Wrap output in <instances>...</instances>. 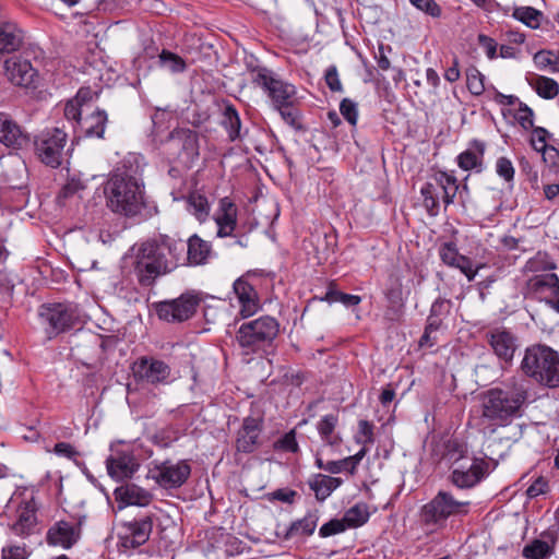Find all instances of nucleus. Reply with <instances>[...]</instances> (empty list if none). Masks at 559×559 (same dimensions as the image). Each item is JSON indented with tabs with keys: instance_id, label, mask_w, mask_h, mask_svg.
Wrapping results in <instances>:
<instances>
[{
	"instance_id": "obj_12",
	"label": "nucleus",
	"mask_w": 559,
	"mask_h": 559,
	"mask_svg": "<svg viewBox=\"0 0 559 559\" xmlns=\"http://www.w3.org/2000/svg\"><path fill=\"white\" fill-rule=\"evenodd\" d=\"M153 530L151 516H143L121 525L119 542L123 548L134 549L145 544Z\"/></svg>"
},
{
	"instance_id": "obj_25",
	"label": "nucleus",
	"mask_w": 559,
	"mask_h": 559,
	"mask_svg": "<svg viewBox=\"0 0 559 559\" xmlns=\"http://www.w3.org/2000/svg\"><path fill=\"white\" fill-rule=\"evenodd\" d=\"M115 497L124 504L139 507H146L153 500V495L148 490L135 484H127L117 488L115 490Z\"/></svg>"
},
{
	"instance_id": "obj_2",
	"label": "nucleus",
	"mask_w": 559,
	"mask_h": 559,
	"mask_svg": "<svg viewBox=\"0 0 559 559\" xmlns=\"http://www.w3.org/2000/svg\"><path fill=\"white\" fill-rule=\"evenodd\" d=\"M530 399V383L521 377H512L501 386L481 394V418L495 427H507L523 415Z\"/></svg>"
},
{
	"instance_id": "obj_23",
	"label": "nucleus",
	"mask_w": 559,
	"mask_h": 559,
	"mask_svg": "<svg viewBox=\"0 0 559 559\" xmlns=\"http://www.w3.org/2000/svg\"><path fill=\"white\" fill-rule=\"evenodd\" d=\"M234 292L240 306V314L248 318L258 311L259 302L253 287L243 280L234 283Z\"/></svg>"
},
{
	"instance_id": "obj_20",
	"label": "nucleus",
	"mask_w": 559,
	"mask_h": 559,
	"mask_svg": "<svg viewBox=\"0 0 559 559\" xmlns=\"http://www.w3.org/2000/svg\"><path fill=\"white\" fill-rule=\"evenodd\" d=\"M106 466L110 477L121 480L132 477L139 463L131 453L117 452L107 459Z\"/></svg>"
},
{
	"instance_id": "obj_61",
	"label": "nucleus",
	"mask_w": 559,
	"mask_h": 559,
	"mask_svg": "<svg viewBox=\"0 0 559 559\" xmlns=\"http://www.w3.org/2000/svg\"><path fill=\"white\" fill-rule=\"evenodd\" d=\"M350 468V461L348 457L337 460V461H330L326 463L325 471L331 474H338L343 471L349 472Z\"/></svg>"
},
{
	"instance_id": "obj_53",
	"label": "nucleus",
	"mask_w": 559,
	"mask_h": 559,
	"mask_svg": "<svg viewBox=\"0 0 559 559\" xmlns=\"http://www.w3.org/2000/svg\"><path fill=\"white\" fill-rule=\"evenodd\" d=\"M340 111H341L342 116L350 124H353V126L356 124L357 118H358V112H357V106H356V104L353 100H350L348 98H344L341 102Z\"/></svg>"
},
{
	"instance_id": "obj_1",
	"label": "nucleus",
	"mask_w": 559,
	"mask_h": 559,
	"mask_svg": "<svg viewBox=\"0 0 559 559\" xmlns=\"http://www.w3.org/2000/svg\"><path fill=\"white\" fill-rule=\"evenodd\" d=\"M186 245L168 236L148 239L135 248L133 272L142 287H151L156 280L174 271L183 260Z\"/></svg>"
},
{
	"instance_id": "obj_27",
	"label": "nucleus",
	"mask_w": 559,
	"mask_h": 559,
	"mask_svg": "<svg viewBox=\"0 0 559 559\" xmlns=\"http://www.w3.org/2000/svg\"><path fill=\"white\" fill-rule=\"evenodd\" d=\"M485 148L484 142L474 140L469 147L457 156L459 166L464 170H480Z\"/></svg>"
},
{
	"instance_id": "obj_64",
	"label": "nucleus",
	"mask_w": 559,
	"mask_h": 559,
	"mask_svg": "<svg viewBox=\"0 0 559 559\" xmlns=\"http://www.w3.org/2000/svg\"><path fill=\"white\" fill-rule=\"evenodd\" d=\"M27 552L22 547H10L8 549H3L2 559H26Z\"/></svg>"
},
{
	"instance_id": "obj_18",
	"label": "nucleus",
	"mask_w": 559,
	"mask_h": 559,
	"mask_svg": "<svg viewBox=\"0 0 559 559\" xmlns=\"http://www.w3.org/2000/svg\"><path fill=\"white\" fill-rule=\"evenodd\" d=\"M262 430V419L246 417L237 433L236 447L245 453L253 452L259 444V437Z\"/></svg>"
},
{
	"instance_id": "obj_6",
	"label": "nucleus",
	"mask_w": 559,
	"mask_h": 559,
	"mask_svg": "<svg viewBox=\"0 0 559 559\" xmlns=\"http://www.w3.org/2000/svg\"><path fill=\"white\" fill-rule=\"evenodd\" d=\"M468 501L455 499L449 491L440 490L420 510V521L432 530L443 527L445 521L457 514L467 513Z\"/></svg>"
},
{
	"instance_id": "obj_38",
	"label": "nucleus",
	"mask_w": 559,
	"mask_h": 559,
	"mask_svg": "<svg viewBox=\"0 0 559 559\" xmlns=\"http://www.w3.org/2000/svg\"><path fill=\"white\" fill-rule=\"evenodd\" d=\"M531 86L540 97L546 99H551L559 93V84L554 79L547 76H537L531 82Z\"/></svg>"
},
{
	"instance_id": "obj_16",
	"label": "nucleus",
	"mask_w": 559,
	"mask_h": 559,
	"mask_svg": "<svg viewBox=\"0 0 559 559\" xmlns=\"http://www.w3.org/2000/svg\"><path fill=\"white\" fill-rule=\"evenodd\" d=\"M81 537V524L76 522L58 521L47 532V543L64 549L71 548Z\"/></svg>"
},
{
	"instance_id": "obj_11",
	"label": "nucleus",
	"mask_w": 559,
	"mask_h": 559,
	"mask_svg": "<svg viewBox=\"0 0 559 559\" xmlns=\"http://www.w3.org/2000/svg\"><path fill=\"white\" fill-rule=\"evenodd\" d=\"M191 468L186 461H166L150 468L148 477L165 489L182 486L190 476Z\"/></svg>"
},
{
	"instance_id": "obj_28",
	"label": "nucleus",
	"mask_w": 559,
	"mask_h": 559,
	"mask_svg": "<svg viewBox=\"0 0 559 559\" xmlns=\"http://www.w3.org/2000/svg\"><path fill=\"white\" fill-rule=\"evenodd\" d=\"M527 289L534 294L559 293V277L551 272L535 274L527 280Z\"/></svg>"
},
{
	"instance_id": "obj_22",
	"label": "nucleus",
	"mask_w": 559,
	"mask_h": 559,
	"mask_svg": "<svg viewBox=\"0 0 559 559\" xmlns=\"http://www.w3.org/2000/svg\"><path fill=\"white\" fill-rule=\"evenodd\" d=\"M488 342L493 350V353L502 360L510 361L512 360L515 349L516 343L515 337L506 330H492L487 334Z\"/></svg>"
},
{
	"instance_id": "obj_62",
	"label": "nucleus",
	"mask_w": 559,
	"mask_h": 559,
	"mask_svg": "<svg viewBox=\"0 0 559 559\" xmlns=\"http://www.w3.org/2000/svg\"><path fill=\"white\" fill-rule=\"evenodd\" d=\"M275 108L280 111L282 118L286 123L293 127L296 126L297 111L293 109L292 105H285L283 107Z\"/></svg>"
},
{
	"instance_id": "obj_39",
	"label": "nucleus",
	"mask_w": 559,
	"mask_h": 559,
	"mask_svg": "<svg viewBox=\"0 0 559 559\" xmlns=\"http://www.w3.org/2000/svg\"><path fill=\"white\" fill-rule=\"evenodd\" d=\"M513 16L533 29L538 28L543 20V13L532 7L516 8Z\"/></svg>"
},
{
	"instance_id": "obj_17",
	"label": "nucleus",
	"mask_w": 559,
	"mask_h": 559,
	"mask_svg": "<svg viewBox=\"0 0 559 559\" xmlns=\"http://www.w3.org/2000/svg\"><path fill=\"white\" fill-rule=\"evenodd\" d=\"M238 209L236 204L227 197L222 198L214 215L217 225V237H233L238 221Z\"/></svg>"
},
{
	"instance_id": "obj_30",
	"label": "nucleus",
	"mask_w": 559,
	"mask_h": 559,
	"mask_svg": "<svg viewBox=\"0 0 559 559\" xmlns=\"http://www.w3.org/2000/svg\"><path fill=\"white\" fill-rule=\"evenodd\" d=\"M343 480L338 477L317 474L309 480L311 490L314 491L316 498L320 501L325 500L336 488L342 485Z\"/></svg>"
},
{
	"instance_id": "obj_32",
	"label": "nucleus",
	"mask_w": 559,
	"mask_h": 559,
	"mask_svg": "<svg viewBox=\"0 0 559 559\" xmlns=\"http://www.w3.org/2000/svg\"><path fill=\"white\" fill-rule=\"evenodd\" d=\"M337 423L338 418L333 414L323 416L318 423L317 429L324 444L330 447L340 444L341 438L337 435H334Z\"/></svg>"
},
{
	"instance_id": "obj_58",
	"label": "nucleus",
	"mask_w": 559,
	"mask_h": 559,
	"mask_svg": "<svg viewBox=\"0 0 559 559\" xmlns=\"http://www.w3.org/2000/svg\"><path fill=\"white\" fill-rule=\"evenodd\" d=\"M544 162L550 167L559 166V151L551 145H548L544 150L539 151Z\"/></svg>"
},
{
	"instance_id": "obj_50",
	"label": "nucleus",
	"mask_w": 559,
	"mask_h": 559,
	"mask_svg": "<svg viewBox=\"0 0 559 559\" xmlns=\"http://www.w3.org/2000/svg\"><path fill=\"white\" fill-rule=\"evenodd\" d=\"M130 0H100L98 10L107 13H117L129 9Z\"/></svg>"
},
{
	"instance_id": "obj_45",
	"label": "nucleus",
	"mask_w": 559,
	"mask_h": 559,
	"mask_svg": "<svg viewBox=\"0 0 559 559\" xmlns=\"http://www.w3.org/2000/svg\"><path fill=\"white\" fill-rule=\"evenodd\" d=\"M159 60L171 72H182L186 69L183 59L174 52L163 50L159 55Z\"/></svg>"
},
{
	"instance_id": "obj_3",
	"label": "nucleus",
	"mask_w": 559,
	"mask_h": 559,
	"mask_svg": "<svg viewBox=\"0 0 559 559\" xmlns=\"http://www.w3.org/2000/svg\"><path fill=\"white\" fill-rule=\"evenodd\" d=\"M104 193L107 206L116 214L135 217L146 209L143 182L127 171L116 170L108 178Z\"/></svg>"
},
{
	"instance_id": "obj_21",
	"label": "nucleus",
	"mask_w": 559,
	"mask_h": 559,
	"mask_svg": "<svg viewBox=\"0 0 559 559\" xmlns=\"http://www.w3.org/2000/svg\"><path fill=\"white\" fill-rule=\"evenodd\" d=\"M8 80L16 86L28 87L34 83L36 71L27 60L8 59L4 62Z\"/></svg>"
},
{
	"instance_id": "obj_46",
	"label": "nucleus",
	"mask_w": 559,
	"mask_h": 559,
	"mask_svg": "<svg viewBox=\"0 0 559 559\" xmlns=\"http://www.w3.org/2000/svg\"><path fill=\"white\" fill-rule=\"evenodd\" d=\"M457 259L459 260L454 265H452V267L459 269L467 277L468 282H472L478 271L484 267V264H478L474 267L473 261L465 255L461 254Z\"/></svg>"
},
{
	"instance_id": "obj_5",
	"label": "nucleus",
	"mask_w": 559,
	"mask_h": 559,
	"mask_svg": "<svg viewBox=\"0 0 559 559\" xmlns=\"http://www.w3.org/2000/svg\"><path fill=\"white\" fill-rule=\"evenodd\" d=\"M280 332V323L270 316L242 323L237 333L236 341L243 354L249 355L273 343Z\"/></svg>"
},
{
	"instance_id": "obj_33",
	"label": "nucleus",
	"mask_w": 559,
	"mask_h": 559,
	"mask_svg": "<svg viewBox=\"0 0 559 559\" xmlns=\"http://www.w3.org/2000/svg\"><path fill=\"white\" fill-rule=\"evenodd\" d=\"M557 269V264L551 260L548 253L538 251L528 259L523 267L524 273L542 274Z\"/></svg>"
},
{
	"instance_id": "obj_13",
	"label": "nucleus",
	"mask_w": 559,
	"mask_h": 559,
	"mask_svg": "<svg viewBox=\"0 0 559 559\" xmlns=\"http://www.w3.org/2000/svg\"><path fill=\"white\" fill-rule=\"evenodd\" d=\"M39 316L50 328L49 337L69 329L76 318L73 309L63 304L44 305L40 307Z\"/></svg>"
},
{
	"instance_id": "obj_52",
	"label": "nucleus",
	"mask_w": 559,
	"mask_h": 559,
	"mask_svg": "<svg viewBox=\"0 0 559 559\" xmlns=\"http://www.w3.org/2000/svg\"><path fill=\"white\" fill-rule=\"evenodd\" d=\"M347 528L344 520H331L320 527L319 534L322 537H329L344 532Z\"/></svg>"
},
{
	"instance_id": "obj_55",
	"label": "nucleus",
	"mask_w": 559,
	"mask_h": 559,
	"mask_svg": "<svg viewBox=\"0 0 559 559\" xmlns=\"http://www.w3.org/2000/svg\"><path fill=\"white\" fill-rule=\"evenodd\" d=\"M533 110L527 105L520 103V108L515 115V119L524 129L533 127Z\"/></svg>"
},
{
	"instance_id": "obj_36",
	"label": "nucleus",
	"mask_w": 559,
	"mask_h": 559,
	"mask_svg": "<svg viewBox=\"0 0 559 559\" xmlns=\"http://www.w3.org/2000/svg\"><path fill=\"white\" fill-rule=\"evenodd\" d=\"M86 183L87 179H83L80 174L70 176L59 192V202L73 195L82 198V192L86 189Z\"/></svg>"
},
{
	"instance_id": "obj_19",
	"label": "nucleus",
	"mask_w": 559,
	"mask_h": 559,
	"mask_svg": "<svg viewBox=\"0 0 559 559\" xmlns=\"http://www.w3.org/2000/svg\"><path fill=\"white\" fill-rule=\"evenodd\" d=\"M558 536L551 531H544L538 538L526 544L522 550L525 559H548L555 552Z\"/></svg>"
},
{
	"instance_id": "obj_29",
	"label": "nucleus",
	"mask_w": 559,
	"mask_h": 559,
	"mask_svg": "<svg viewBox=\"0 0 559 559\" xmlns=\"http://www.w3.org/2000/svg\"><path fill=\"white\" fill-rule=\"evenodd\" d=\"M107 122V114L104 110H95L90 116L79 121L81 131L88 138H103Z\"/></svg>"
},
{
	"instance_id": "obj_7",
	"label": "nucleus",
	"mask_w": 559,
	"mask_h": 559,
	"mask_svg": "<svg viewBox=\"0 0 559 559\" xmlns=\"http://www.w3.org/2000/svg\"><path fill=\"white\" fill-rule=\"evenodd\" d=\"M252 82L267 93L275 107L293 105L295 86L275 78L267 68L252 69Z\"/></svg>"
},
{
	"instance_id": "obj_8",
	"label": "nucleus",
	"mask_w": 559,
	"mask_h": 559,
	"mask_svg": "<svg viewBox=\"0 0 559 559\" xmlns=\"http://www.w3.org/2000/svg\"><path fill=\"white\" fill-rule=\"evenodd\" d=\"M131 371L136 382L154 386L166 385L171 381L170 366L153 356L139 357L131 365Z\"/></svg>"
},
{
	"instance_id": "obj_9",
	"label": "nucleus",
	"mask_w": 559,
	"mask_h": 559,
	"mask_svg": "<svg viewBox=\"0 0 559 559\" xmlns=\"http://www.w3.org/2000/svg\"><path fill=\"white\" fill-rule=\"evenodd\" d=\"M200 298L193 293H185L178 298L160 301L156 306L159 319L167 322H182L190 319L197 311Z\"/></svg>"
},
{
	"instance_id": "obj_31",
	"label": "nucleus",
	"mask_w": 559,
	"mask_h": 559,
	"mask_svg": "<svg viewBox=\"0 0 559 559\" xmlns=\"http://www.w3.org/2000/svg\"><path fill=\"white\" fill-rule=\"evenodd\" d=\"M186 250L188 262L192 265H200L206 261L211 246L198 235H193L188 239Z\"/></svg>"
},
{
	"instance_id": "obj_15",
	"label": "nucleus",
	"mask_w": 559,
	"mask_h": 559,
	"mask_svg": "<svg viewBox=\"0 0 559 559\" xmlns=\"http://www.w3.org/2000/svg\"><path fill=\"white\" fill-rule=\"evenodd\" d=\"M488 464L480 459H473L469 465L464 463L454 467L451 481L457 488H471L478 484L486 475Z\"/></svg>"
},
{
	"instance_id": "obj_24",
	"label": "nucleus",
	"mask_w": 559,
	"mask_h": 559,
	"mask_svg": "<svg viewBox=\"0 0 559 559\" xmlns=\"http://www.w3.org/2000/svg\"><path fill=\"white\" fill-rule=\"evenodd\" d=\"M36 503L33 497L21 502L16 510V521L12 525V530L19 534H28L36 525Z\"/></svg>"
},
{
	"instance_id": "obj_59",
	"label": "nucleus",
	"mask_w": 559,
	"mask_h": 559,
	"mask_svg": "<svg viewBox=\"0 0 559 559\" xmlns=\"http://www.w3.org/2000/svg\"><path fill=\"white\" fill-rule=\"evenodd\" d=\"M81 114H82V106L74 99L69 100L66 104L64 116L67 117V119L76 120L79 122L80 120H82Z\"/></svg>"
},
{
	"instance_id": "obj_4",
	"label": "nucleus",
	"mask_w": 559,
	"mask_h": 559,
	"mask_svg": "<svg viewBox=\"0 0 559 559\" xmlns=\"http://www.w3.org/2000/svg\"><path fill=\"white\" fill-rule=\"evenodd\" d=\"M521 370L540 385L559 388V355L546 345L527 347L521 361Z\"/></svg>"
},
{
	"instance_id": "obj_51",
	"label": "nucleus",
	"mask_w": 559,
	"mask_h": 559,
	"mask_svg": "<svg viewBox=\"0 0 559 559\" xmlns=\"http://www.w3.org/2000/svg\"><path fill=\"white\" fill-rule=\"evenodd\" d=\"M225 118L229 124V136L235 140L239 135L240 119L236 109L231 106L226 107Z\"/></svg>"
},
{
	"instance_id": "obj_35",
	"label": "nucleus",
	"mask_w": 559,
	"mask_h": 559,
	"mask_svg": "<svg viewBox=\"0 0 559 559\" xmlns=\"http://www.w3.org/2000/svg\"><path fill=\"white\" fill-rule=\"evenodd\" d=\"M369 516L368 506L364 502H359L345 512L343 520L347 527H359L369 520Z\"/></svg>"
},
{
	"instance_id": "obj_26",
	"label": "nucleus",
	"mask_w": 559,
	"mask_h": 559,
	"mask_svg": "<svg viewBox=\"0 0 559 559\" xmlns=\"http://www.w3.org/2000/svg\"><path fill=\"white\" fill-rule=\"evenodd\" d=\"M0 142L7 146L22 147L27 136L5 114L0 112Z\"/></svg>"
},
{
	"instance_id": "obj_42",
	"label": "nucleus",
	"mask_w": 559,
	"mask_h": 559,
	"mask_svg": "<svg viewBox=\"0 0 559 559\" xmlns=\"http://www.w3.org/2000/svg\"><path fill=\"white\" fill-rule=\"evenodd\" d=\"M534 62L539 70L549 69L551 72H559V58L551 51L542 50L534 55Z\"/></svg>"
},
{
	"instance_id": "obj_48",
	"label": "nucleus",
	"mask_w": 559,
	"mask_h": 559,
	"mask_svg": "<svg viewBox=\"0 0 559 559\" xmlns=\"http://www.w3.org/2000/svg\"><path fill=\"white\" fill-rule=\"evenodd\" d=\"M439 255L444 264L452 267V265L456 263V261L459 260L457 258H460L461 254L459 253L454 243L445 242L440 247Z\"/></svg>"
},
{
	"instance_id": "obj_34",
	"label": "nucleus",
	"mask_w": 559,
	"mask_h": 559,
	"mask_svg": "<svg viewBox=\"0 0 559 559\" xmlns=\"http://www.w3.org/2000/svg\"><path fill=\"white\" fill-rule=\"evenodd\" d=\"M188 211L195 216L199 222H204L210 214V204L207 199L198 192H192L187 198Z\"/></svg>"
},
{
	"instance_id": "obj_54",
	"label": "nucleus",
	"mask_w": 559,
	"mask_h": 559,
	"mask_svg": "<svg viewBox=\"0 0 559 559\" xmlns=\"http://www.w3.org/2000/svg\"><path fill=\"white\" fill-rule=\"evenodd\" d=\"M549 132L542 127H536L533 129L531 144L535 151L539 152L548 146L546 143L547 138L549 136Z\"/></svg>"
},
{
	"instance_id": "obj_63",
	"label": "nucleus",
	"mask_w": 559,
	"mask_h": 559,
	"mask_svg": "<svg viewBox=\"0 0 559 559\" xmlns=\"http://www.w3.org/2000/svg\"><path fill=\"white\" fill-rule=\"evenodd\" d=\"M96 96V93L92 91L90 87H82L78 91L73 99L83 107L84 105L93 100V98Z\"/></svg>"
},
{
	"instance_id": "obj_37",
	"label": "nucleus",
	"mask_w": 559,
	"mask_h": 559,
	"mask_svg": "<svg viewBox=\"0 0 559 559\" xmlns=\"http://www.w3.org/2000/svg\"><path fill=\"white\" fill-rule=\"evenodd\" d=\"M438 187L442 190V201L445 205L453 203L459 186L453 176L441 173L436 178Z\"/></svg>"
},
{
	"instance_id": "obj_40",
	"label": "nucleus",
	"mask_w": 559,
	"mask_h": 559,
	"mask_svg": "<svg viewBox=\"0 0 559 559\" xmlns=\"http://www.w3.org/2000/svg\"><path fill=\"white\" fill-rule=\"evenodd\" d=\"M317 527V519L314 515H307L304 519L294 522L288 532L287 536H308L311 535Z\"/></svg>"
},
{
	"instance_id": "obj_41",
	"label": "nucleus",
	"mask_w": 559,
	"mask_h": 559,
	"mask_svg": "<svg viewBox=\"0 0 559 559\" xmlns=\"http://www.w3.org/2000/svg\"><path fill=\"white\" fill-rule=\"evenodd\" d=\"M420 193L423 195V203L427 212L431 216H436L439 213L438 194L436 187L427 182L421 187Z\"/></svg>"
},
{
	"instance_id": "obj_10",
	"label": "nucleus",
	"mask_w": 559,
	"mask_h": 559,
	"mask_svg": "<svg viewBox=\"0 0 559 559\" xmlns=\"http://www.w3.org/2000/svg\"><path fill=\"white\" fill-rule=\"evenodd\" d=\"M66 143L67 134L58 128L43 132L35 141L36 154L44 164L58 167L61 165Z\"/></svg>"
},
{
	"instance_id": "obj_56",
	"label": "nucleus",
	"mask_w": 559,
	"mask_h": 559,
	"mask_svg": "<svg viewBox=\"0 0 559 559\" xmlns=\"http://www.w3.org/2000/svg\"><path fill=\"white\" fill-rule=\"evenodd\" d=\"M325 83L332 92H342L343 86L338 78L337 69L335 66L328 68L325 72Z\"/></svg>"
},
{
	"instance_id": "obj_49",
	"label": "nucleus",
	"mask_w": 559,
	"mask_h": 559,
	"mask_svg": "<svg viewBox=\"0 0 559 559\" xmlns=\"http://www.w3.org/2000/svg\"><path fill=\"white\" fill-rule=\"evenodd\" d=\"M496 171L499 177L503 178L507 182H510L514 178V167L512 162L507 157H499L496 162Z\"/></svg>"
},
{
	"instance_id": "obj_43",
	"label": "nucleus",
	"mask_w": 559,
	"mask_h": 559,
	"mask_svg": "<svg viewBox=\"0 0 559 559\" xmlns=\"http://www.w3.org/2000/svg\"><path fill=\"white\" fill-rule=\"evenodd\" d=\"M484 75L475 67L466 70V84L473 95H480L485 91Z\"/></svg>"
},
{
	"instance_id": "obj_14",
	"label": "nucleus",
	"mask_w": 559,
	"mask_h": 559,
	"mask_svg": "<svg viewBox=\"0 0 559 559\" xmlns=\"http://www.w3.org/2000/svg\"><path fill=\"white\" fill-rule=\"evenodd\" d=\"M168 145L178 158L189 165L199 156L198 134L190 129H177L170 133Z\"/></svg>"
},
{
	"instance_id": "obj_60",
	"label": "nucleus",
	"mask_w": 559,
	"mask_h": 559,
	"mask_svg": "<svg viewBox=\"0 0 559 559\" xmlns=\"http://www.w3.org/2000/svg\"><path fill=\"white\" fill-rule=\"evenodd\" d=\"M277 445L284 451L297 452L298 443L296 441L295 432L290 431L286 433L281 440H278Z\"/></svg>"
},
{
	"instance_id": "obj_57",
	"label": "nucleus",
	"mask_w": 559,
	"mask_h": 559,
	"mask_svg": "<svg viewBox=\"0 0 559 559\" xmlns=\"http://www.w3.org/2000/svg\"><path fill=\"white\" fill-rule=\"evenodd\" d=\"M21 46V37H0V55L14 52Z\"/></svg>"
},
{
	"instance_id": "obj_47",
	"label": "nucleus",
	"mask_w": 559,
	"mask_h": 559,
	"mask_svg": "<svg viewBox=\"0 0 559 559\" xmlns=\"http://www.w3.org/2000/svg\"><path fill=\"white\" fill-rule=\"evenodd\" d=\"M409 2L417 10L423 11L432 17H439L441 15L442 10L435 0H409Z\"/></svg>"
},
{
	"instance_id": "obj_44",
	"label": "nucleus",
	"mask_w": 559,
	"mask_h": 559,
	"mask_svg": "<svg viewBox=\"0 0 559 559\" xmlns=\"http://www.w3.org/2000/svg\"><path fill=\"white\" fill-rule=\"evenodd\" d=\"M322 300H325L330 304L341 302L346 307H352V306H357L358 304H360L361 298L357 295H350V294H345V293H342L338 290L330 289L326 292V294H325L324 298H322Z\"/></svg>"
}]
</instances>
